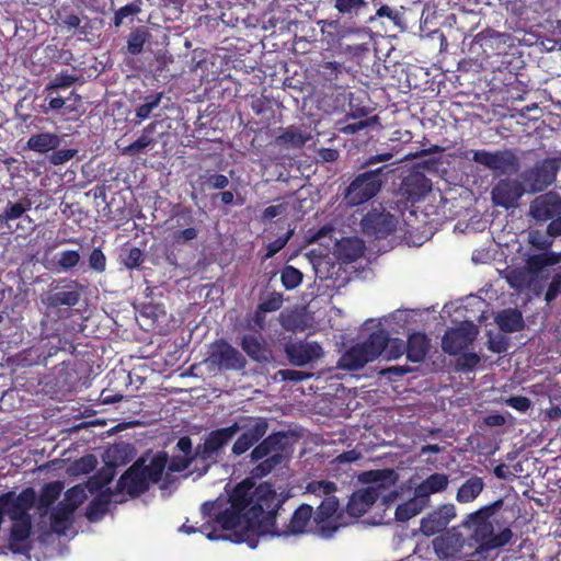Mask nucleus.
Listing matches in <instances>:
<instances>
[{
	"instance_id": "nucleus-1",
	"label": "nucleus",
	"mask_w": 561,
	"mask_h": 561,
	"mask_svg": "<svg viewBox=\"0 0 561 561\" xmlns=\"http://www.w3.org/2000/svg\"><path fill=\"white\" fill-rule=\"evenodd\" d=\"M502 505V500L484 505L469 513L459 525L436 537L433 540V548L437 557L454 558L466 547L473 549L474 554L479 556L505 547L513 538L512 529L504 527L495 534L491 522V517Z\"/></svg>"
},
{
	"instance_id": "nucleus-2",
	"label": "nucleus",
	"mask_w": 561,
	"mask_h": 561,
	"mask_svg": "<svg viewBox=\"0 0 561 561\" xmlns=\"http://www.w3.org/2000/svg\"><path fill=\"white\" fill-rule=\"evenodd\" d=\"M168 462V453L157 451L147 463L145 456L136 459L133 465L119 477L115 485V492L126 493L136 499L149 491L151 484L162 480Z\"/></svg>"
},
{
	"instance_id": "nucleus-3",
	"label": "nucleus",
	"mask_w": 561,
	"mask_h": 561,
	"mask_svg": "<svg viewBox=\"0 0 561 561\" xmlns=\"http://www.w3.org/2000/svg\"><path fill=\"white\" fill-rule=\"evenodd\" d=\"M283 500L277 496L273 486L265 482L254 488V500L244 513L247 526L259 534H270L276 528L278 510Z\"/></svg>"
},
{
	"instance_id": "nucleus-4",
	"label": "nucleus",
	"mask_w": 561,
	"mask_h": 561,
	"mask_svg": "<svg viewBox=\"0 0 561 561\" xmlns=\"http://www.w3.org/2000/svg\"><path fill=\"white\" fill-rule=\"evenodd\" d=\"M290 447V436L285 431H275L265 435L251 450L250 461L256 463L252 469L254 478L262 479L280 466Z\"/></svg>"
},
{
	"instance_id": "nucleus-5",
	"label": "nucleus",
	"mask_w": 561,
	"mask_h": 561,
	"mask_svg": "<svg viewBox=\"0 0 561 561\" xmlns=\"http://www.w3.org/2000/svg\"><path fill=\"white\" fill-rule=\"evenodd\" d=\"M80 285L77 280H70L64 287L55 286L41 296L45 307V314L54 320L65 319L70 316L72 307L77 306L81 298Z\"/></svg>"
},
{
	"instance_id": "nucleus-6",
	"label": "nucleus",
	"mask_w": 561,
	"mask_h": 561,
	"mask_svg": "<svg viewBox=\"0 0 561 561\" xmlns=\"http://www.w3.org/2000/svg\"><path fill=\"white\" fill-rule=\"evenodd\" d=\"M390 171L389 165L385 164L358 174L345 191L347 203L352 206H359L374 198L381 190L386 174Z\"/></svg>"
},
{
	"instance_id": "nucleus-7",
	"label": "nucleus",
	"mask_w": 561,
	"mask_h": 561,
	"mask_svg": "<svg viewBox=\"0 0 561 561\" xmlns=\"http://www.w3.org/2000/svg\"><path fill=\"white\" fill-rule=\"evenodd\" d=\"M237 434L238 427L236 424L207 433L204 442L195 447V456H198L201 461V474H206L210 467L218 461V457L225 447L230 444Z\"/></svg>"
},
{
	"instance_id": "nucleus-8",
	"label": "nucleus",
	"mask_w": 561,
	"mask_h": 561,
	"mask_svg": "<svg viewBox=\"0 0 561 561\" xmlns=\"http://www.w3.org/2000/svg\"><path fill=\"white\" fill-rule=\"evenodd\" d=\"M529 215L537 222H546L547 234L551 238L561 237V195L550 191L536 196L529 205Z\"/></svg>"
},
{
	"instance_id": "nucleus-9",
	"label": "nucleus",
	"mask_w": 561,
	"mask_h": 561,
	"mask_svg": "<svg viewBox=\"0 0 561 561\" xmlns=\"http://www.w3.org/2000/svg\"><path fill=\"white\" fill-rule=\"evenodd\" d=\"M232 424L238 427L239 436L231 447V455L240 457L244 455L267 434L270 423L266 417L241 415Z\"/></svg>"
},
{
	"instance_id": "nucleus-10",
	"label": "nucleus",
	"mask_w": 561,
	"mask_h": 561,
	"mask_svg": "<svg viewBox=\"0 0 561 561\" xmlns=\"http://www.w3.org/2000/svg\"><path fill=\"white\" fill-rule=\"evenodd\" d=\"M385 345V340L380 334L370 333L364 342L351 346L341 356L337 366L348 371L358 370L380 356Z\"/></svg>"
},
{
	"instance_id": "nucleus-11",
	"label": "nucleus",
	"mask_w": 561,
	"mask_h": 561,
	"mask_svg": "<svg viewBox=\"0 0 561 561\" xmlns=\"http://www.w3.org/2000/svg\"><path fill=\"white\" fill-rule=\"evenodd\" d=\"M168 222L171 225L172 240L176 244H186L198 237L199 229L191 206L174 205Z\"/></svg>"
},
{
	"instance_id": "nucleus-12",
	"label": "nucleus",
	"mask_w": 561,
	"mask_h": 561,
	"mask_svg": "<svg viewBox=\"0 0 561 561\" xmlns=\"http://www.w3.org/2000/svg\"><path fill=\"white\" fill-rule=\"evenodd\" d=\"M208 362L220 370H243L247 366L245 357L225 339L211 344Z\"/></svg>"
},
{
	"instance_id": "nucleus-13",
	"label": "nucleus",
	"mask_w": 561,
	"mask_h": 561,
	"mask_svg": "<svg viewBox=\"0 0 561 561\" xmlns=\"http://www.w3.org/2000/svg\"><path fill=\"white\" fill-rule=\"evenodd\" d=\"M560 170L557 159L546 158L524 174V182L531 192H542L550 186Z\"/></svg>"
},
{
	"instance_id": "nucleus-14",
	"label": "nucleus",
	"mask_w": 561,
	"mask_h": 561,
	"mask_svg": "<svg viewBox=\"0 0 561 561\" xmlns=\"http://www.w3.org/2000/svg\"><path fill=\"white\" fill-rule=\"evenodd\" d=\"M472 160L490 170L502 173H514L519 169V160L511 150L488 151L484 149L473 151Z\"/></svg>"
},
{
	"instance_id": "nucleus-15",
	"label": "nucleus",
	"mask_w": 561,
	"mask_h": 561,
	"mask_svg": "<svg viewBox=\"0 0 561 561\" xmlns=\"http://www.w3.org/2000/svg\"><path fill=\"white\" fill-rule=\"evenodd\" d=\"M34 500L35 492L31 488L23 490L18 495L14 492H7L0 495L2 511L5 512L12 522L31 518L28 511L32 508Z\"/></svg>"
},
{
	"instance_id": "nucleus-16",
	"label": "nucleus",
	"mask_w": 561,
	"mask_h": 561,
	"mask_svg": "<svg viewBox=\"0 0 561 561\" xmlns=\"http://www.w3.org/2000/svg\"><path fill=\"white\" fill-rule=\"evenodd\" d=\"M456 516L457 508L453 503L440 504L422 517L420 530L426 537L434 536L442 531L445 533L446 527Z\"/></svg>"
},
{
	"instance_id": "nucleus-17",
	"label": "nucleus",
	"mask_w": 561,
	"mask_h": 561,
	"mask_svg": "<svg viewBox=\"0 0 561 561\" xmlns=\"http://www.w3.org/2000/svg\"><path fill=\"white\" fill-rule=\"evenodd\" d=\"M360 227L364 234L385 239L394 232L397 220L393 215L373 209L363 216Z\"/></svg>"
},
{
	"instance_id": "nucleus-18",
	"label": "nucleus",
	"mask_w": 561,
	"mask_h": 561,
	"mask_svg": "<svg viewBox=\"0 0 561 561\" xmlns=\"http://www.w3.org/2000/svg\"><path fill=\"white\" fill-rule=\"evenodd\" d=\"M478 334L477 327L471 322H465L457 328L448 329L442 340L444 352L449 355H458L468 347Z\"/></svg>"
},
{
	"instance_id": "nucleus-19",
	"label": "nucleus",
	"mask_w": 561,
	"mask_h": 561,
	"mask_svg": "<svg viewBox=\"0 0 561 561\" xmlns=\"http://www.w3.org/2000/svg\"><path fill=\"white\" fill-rule=\"evenodd\" d=\"M524 194V187L517 180L503 179L492 188L494 205L506 209L514 207Z\"/></svg>"
},
{
	"instance_id": "nucleus-20",
	"label": "nucleus",
	"mask_w": 561,
	"mask_h": 561,
	"mask_svg": "<svg viewBox=\"0 0 561 561\" xmlns=\"http://www.w3.org/2000/svg\"><path fill=\"white\" fill-rule=\"evenodd\" d=\"M285 354L294 366H305L322 356V347L316 342L288 343L285 346Z\"/></svg>"
},
{
	"instance_id": "nucleus-21",
	"label": "nucleus",
	"mask_w": 561,
	"mask_h": 561,
	"mask_svg": "<svg viewBox=\"0 0 561 561\" xmlns=\"http://www.w3.org/2000/svg\"><path fill=\"white\" fill-rule=\"evenodd\" d=\"M313 508L311 505L301 504L291 515L288 524L284 523L282 527L276 523V528L272 530V536L287 537L289 535H299L305 533L312 517Z\"/></svg>"
},
{
	"instance_id": "nucleus-22",
	"label": "nucleus",
	"mask_w": 561,
	"mask_h": 561,
	"mask_svg": "<svg viewBox=\"0 0 561 561\" xmlns=\"http://www.w3.org/2000/svg\"><path fill=\"white\" fill-rule=\"evenodd\" d=\"M131 382L130 374L124 369L118 371H112L108 375V387L103 389L100 393V401L102 404H114L124 399V389L119 388L123 386L125 389Z\"/></svg>"
},
{
	"instance_id": "nucleus-23",
	"label": "nucleus",
	"mask_w": 561,
	"mask_h": 561,
	"mask_svg": "<svg viewBox=\"0 0 561 561\" xmlns=\"http://www.w3.org/2000/svg\"><path fill=\"white\" fill-rule=\"evenodd\" d=\"M432 190V182L421 172L409 174L402 180L400 191L412 203L419 202Z\"/></svg>"
},
{
	"instance_id": "nucleus-24",
	"label": "nucleus",
	"mask_w": 561,
	"mask_h": 561,
	"mask_svg": "<svg viewBox=\"0 0 561 561\" xmlns=\"http://www.w3.org/2000/svg\"><path fill=\"white\" fill-rule=\"evenodd\" d=\"M345 67L337 61H320L314 68V80L318 84L328 88L337 85L341 76L344 75Z\"/></svg>"
},
{
	"instance_id": "nucleus-25",
	"label": "nucleus",
	"mask_w": 561,
	"mask_h": 561,
	"mask_svg": "<svg viewBox=\"0 0 561 561\" xmlns=\"http://www.w3.org/2000/svg\"><path fill=\"white\" fill-rule=\"evenodd\" d=\"M506 283L511 288L516 291H524L527 289H534V291L538 295L539 291L535 288V279L531 277L527 268L524 266H508L504 271L503 275Z\"/></svg>"
},
{
	"instance_id": "nucleus-26",
	"label": "nucleus",
	"mask_w": 561,
	"mask_h": 561,
	"mask_svg": "<svg viewBox=\"0 0 561 561\" xmlns=\"http://www.w3.org/2000/svg\"><path fill=\"white\" fill-rule=\"evenodd\" d=\"M448 484V474L435 472L425 478L414 490L417 492V497H423L431 504V495L446 491Z\"/></svg>"
},
{
	"instance_id": "nucleus-27",
	"label": "nucleus",
	"mask_w": 561,
	"mask_h": 561,
	"mask_svg": "<svg viewBox=\"0 0 561 561\" xmlns=\"http://www.w3.org/2000/svg\"><path fill=\"white\" fill-rule=\"evenodd\" d=\"M215 507L214 502H205L202 505V511L204 514L213 515V510ZM215 520L221 526L224 530H232L241 525L242 519L244 520V513L232 508H226L225 511L218 512L215 514Z\"/></svg>"
},
{
	"instance_id": "nucleus-28",
	"label": "nucleus",
	"mask_w": 561,
	"mask_h": 561,
	"mask_svg": "<svg viewBox=\"0 0 561 561\" xmlns=\"http://www.w3.org/2000/svg\"><path fill=\"white\" fill-rule=\"evenodd\" d=\"M561 262V252H542L529 255L525 261V267L537 280L539 274L547 267L557 265Z\"/></svg>"
},
{
	"instance_id": "nucleus-29",
	"label": "nucleus",
	"mask_w": 561,
	"mask_h": 561,
	"mask_svg": "<svg viewBox=\"0 0 561 561\" xmlns=\"http://www.w3.org/2000/svg\"><path fill=\"white\" fill-rule=\"evenodd\" d=\"M117 494L114 489L106 488L94 496L88 504L85 517L91 523L100 522L108 512L112 495Z\"/></svg>"
},
{
	"instance_id": "nucleus-30",
	"label": "nucleus",
	"mask_w": 561,
	"mask_h": 561,
	"mask_svg": "<svg viewBox=\"0 0 561 561\" xmlns=\"http://www.w3.org/2000/svg\"><path fill=\"white\" fill-rule=\"evenodd\" d=\"M240 346L243 352L256 363H268L271 352L264 341L253 334H245L241 337Z\"/></svg>"
},
{
	"instance_id": "nucleus-31",
	"label": "nucleus",
	"mask_w": 561,
	"mask_h": 561,
	"mask_svg": "<svg viewBox=\"0 0 561 561\" xmlns=\"http://www.w3.org/2000/svg\"><path fill=\"white\" fill-rule=\"evenodd\" d=\"M253 500L254 489L253 484L249 481L238 483L229 496L230 506L241 513H245L249 510Z\"/></svg>"
},
{
	"instance_id": "nucleus-32",
	"label": "nucleus",
	"mask_w": 561,
	"mask_h": 561,
	"mask_svg": "<svg viewBox=\"0 0 561 561\" xmlns=\"http://www.w3.org/2000/svg\"><path fill=\"white\" fill-rule=\"evenodd\" d=\"M310 139V134L296 125L282 129L276 137V144L284 148H301Z\"/></svg>"
},
{
	"instance_id": "nucleus-33",
	"label": "nucleus",
	"mask_w": 561,
	"mask_h": 561,
	"mask_svg": "<svg viewBox=\"0 0 561 561\" xmlns=\"http://www.w3.org/2000/svg\"><path fill=\"white\" fill-rule=\"evenodd\" d=\"M494 320L500 330L505 333L520 331L525 324L522 312L516 308L501 310L497 312Z\"/></svg>"
},
{
	"instance_id": "nucleus-34",
	"label": "nucleus",
	"mask_w": 561,
	"mask_h": 561,
	"mask_svg": "<svg viewBox=\"0 0 561 561\" xmlns=\"http://www.w3.org/2000/svg\"><path fill=\"white\" fill-rule=\"evenodd\" d=\"M405 347L407 358L412 363H420L428 352L430 341L424 333L414 332L409 336Z\"/></svg>"
},
{
	"instance_id": "nucleus-35",
	"label": "nucleus",
	"mask_w": 561,
	"mask_h": 561,
	"mask_svg": "<svg viewBox=\"0 0 561 561\" xmlns=\"http://www.w3.org/2000/svg\"><path fill=\"white\" fill-rule=\"evenodd\" d=\"M428 506L430 503L423 497H417V492L414 490L413 497L397 506L394 513L396 519L399 522H407Z\"/></svg>"
},
{
	"instance_id": "nucleus-36",
	"label": "nucleus",
	"mask_w": 561,
	"mask_h": 561,
	"mask_svg": "<svg viewBox=\"0 0 561 561\" xmlns=\"http://www.w3.org/2000/svg\"><path fill=\"white\" fill-rule=\"evenodd\" d=\"M60 145V137L54 133H38L32 135L26 142V148L38 153H47Z\"/></svg>"
},
{
	"instance_id": "nucleus-37",
	"label": "nucleus",
	"mask_w": 561,
	"mask_h": 561,
	"mask_svg": "<svg viewBox=\"0 0 561 561\" xmlns=\"http://www.w3.org/2000/svg\"><path fill=\"white\" fill-rule=\"evenodd\" d=\"M483 489V479L472 476L458 488L456 501L460 504L471 503L482 493Z\"/></svg>"
},
{
	"instance_id": "nucleus-38",
	"label": "nucleus",
	"mask_w": 561,
	"mask_h": 561,
	"mask_svg": "<svg viewBox=\"0 0 561 561\" xmlns=\"http://www.w3.org/2000/svg\"><path fill=\"white\" fill-rule=\"evenodd\" d=\"M32 531V517L12 522L10 529L9 547L14 553L21 551V542L28 539Z\"/></svg>"
},
{
	"instance_id": "nucleus-39",
	"label": "nucleus",
	"mask_w": 561,
	"mask_h": 561,
	"mask_svg": "<svg viewBox=\"0 0 561 561\" xmlns=\"http://www.w3.org/2000/svg\"><path fill=\"white\" fill-rule=\"evenodd\" d=\"M69 347H73V345L60 334L54 333L47 336H44L39 340V357L44 359L57 355L59 351H65Z\"/></svg>"
},
{
	"instance_id": "nucleus-40",
	"label": "nucleus",
	"mask_w": 561,
	"mask_h": 561,
	"mask_svg": "<svg viewBox=\"0 0 561 561\" xmlns=\"http://www.w3.org/2000/svg\"><path fill=\"white\" fill-rule=\"evenodd\" d=\"M163 98V92H156L144 96L142 103L135 108V126L140 125L144 121L148 119L153 111L159 107Z\"/></svg>"
},
{
	"instance_id": "nucleus-41",
	"label": "nucleus",
	"mask_w": 561,
	"mask_h": 561,
	"mask_svg": "<svg viewBox=\"0 0 561 561\" xmlns=\"http://www.w3.org/2000/svg\"><path fill=\"white\" fill-rule=\"evenodd\" d=\"M75 506L60 504L50 514L51 528L56 534H65L71 523Z\"/></svg>"
},
{
	"instance_id": "nucleus-42",
	"label": "nucleus",
	"mask_w": 561,
	"mask_h": 561,
	"mask_svg": "<svg viewBox=\"0 0 561 561\" xmlns=\"http://www.w3.org/2000/svg\"><path fill=\"white\" fill-rule=\"evenodd\" d=\"M334 9L342 18L354 19L367 9V0H334Z\"/></svg>"
},
{
	"instance_id": "nucleus-43",
	"label": "nucleus",
	"mask_w": 561,
	"mask_h": 561,
	"mask_svg": "<svg viewBox=\"0 0 561 561\" xmlns=\"http://www.w3.org/2000/svg\"><path fill=\"white\" fill-rule=\"evenodd\" d=\"M374 333L380 334L385 340V346L382 348V354L389 360L397 359L402 356L404 353L407 354L405 342L401 339H390L388 334L382 331H375Z\"/></svg>"
},
{
	"instance_id": "nucleus-44",
	"label": "nucleus",
	"mask_w": 561,
	"mask_h": 561,
	"mask_svg": "<svg viewBox=\"0 0 561 561\" xmlns=\"http://www.w3.org/2000/svg\"><path fill=\"white\" fill-rule=\"evenodd\" d=\"M229 183V179L225 174L210 173L209 170H206L205 173L201 174L197 179L201 191H205L206 188L222 191Z\"/></svg>"
},
{
	"instance_id": "nucleus-45",
	"label": "nucleus",
	"mask_w": 561,
	"mask_h": 561,
	"mask_svg": "<svg viewBox=\"0 0 561 561\" xmlns=\"http://www.w3.org/2000/svg\"><path fill=\"white\" fill-rule=\"evenodd\" d=\"M195 462L194 471L198 472V476L201 474V461L198 460V456H195V454L192 457H185V456H172L171 458L168 456V462L165 466V469L168 472H182L190 468L192 463Z\"/></svg>"
},
{
	"instance_id": "nucleus-46",
	"label": "nucleus",
	"mask_w": 561,
	"mask_h": 561,
	"mask_svg": "<svg viewBox=\"0 0 561 561\" xmlns=\"http://www.w3.org/2000/svg\"><path fill=\"white\" fill-rule=\"evenodd\" d=\"M507 37L508 35L505 33L486 28L476 35L474 42L486 51L488 48L493 49L494 45H504Z\"/></svg>"
},
{
	"instance_id": "nucleus-47",
	"label": "nucleus",
	"mask_w": 561,
	"mask_h": 561,
	"mask_svg": "<svg viewBox=\"0 0 561 561\" xmlns=\"http://www.w3.org/2000/svg\"><path fill=\"white\" fill-rule=\"evenodd\" d=\"M78 81V76L70 73L68 70H62L55 76L53 80L45 87V92L48 96L53 95L60 89H68Z\"/></svg>"
},
{
	"instance_id": "nucleus-48",
	"label": "nucleus",
	"mask_w": 561,
	"mask_h": 561,
	"mask_svg": "<svg viewBox=\"0 0 561 561\" xmlns=\"http://www.w3.org/2000/svg\"><path fill=\"white\" fill-rule=\"evenodd\" d=\"M31 201L27 198L18 203L9 201L0 214V222H9L21 218L31 208Z\"/></svg>"
},
{
	"instance_id": "nucleus-49",
	"label": "nucleus",
	"mask_w": 561,
	"mask_h": 561,
	"mask_svg": "<svg viewBox=\"0 0 561 561\" xmlns=\"http://www.w3.org/2000/svg\"><path fill=\"white\" fill-rule=\"evenodd\" d=\"M321 31V39L328 45H335L339 43L340 36V23L336 20H321L318 22Z\"/></svg>"
},
{
	"instance_id": "nucleus-50",
	"label": "nucleus",
	"mask_w": 561,
	"mask_h": 561,
	"mask_svg": "<svg viewBox=\"0 0 561 561\" xmlns=\"http://www.w3.org/2000/svg\"><path fill=\"white\" fill-rule=\"evenodd\" d=\"M339 510V501L335 496H328L317 507L314 520L323 523L332 518Z\"/></svg>"
},
{
	"instance_id": "nucleus-51",
	"label": "nucleus",
	"mask_w": 561,
	"mask_h": 561,
	"mask_svg": "<svg viewBox=\"0 0 561 561\" xmlns=\"http://www.w3.org/2000/svg\"><path fill=\"white\" fill-rule=\"evenodd\" d=\"M149 36L146 27H137L133 30L127 38V50L131 55H138L142 51L144 45Z\"/></svg>"
},
{
	"instance_id": "nucleus-52",
	"label": "nucleus",
	"mask_w": 561,
	"mask_h": 561,
	"mask_svg": "<svg viewBox=\"0 0 561 561\" xmlns=\"http://www.w3.org/2000/svg\"><path fill=\"white\" fill-rule=\"evenodd\" d=\"M121 261L128 270L138 268L145 261V253L137 247L123 250Z\"/></svg>"
},
{
	"instance_id": "nucleus-53",
	"label": "nucleus",
	"mask_w": 561,
	"mask_h": 561,
	"mask_svg": "<svg viewBox=\"0 0 561 561\" xmlns=\"http://www.w3.org/2000/svg\"><path fill=\"white\" fill-rule=\"evenodd\" d=\"M62 491V483L59 481L49 482L44 485L39 494V503L43 506H50L56 502Z\"/></svg>"
},
{
	"instance_id": "nucleus-54",
	"label": "nucleus",
	"mask_w": 561,
	"mask_h": 561,
	"mask_svg": "<svg viewBox=\"0 0 561 561\" xmlns=\"http://www.w3.org/2000/svg\"><path fill=\"white\" fill-rule=\"evenodd\" d=\"M141 12V0L128 3L115 11L113 16V24L115 27H119L124 20L127 18H134Z\"/></svg>"
},
{
	"instance_id": "nucleus-55",
	"label": "nucleus",
	"mask_w": 561,
	"mask_h": 561,
	"mask_svg": "<svg viewBox=\"0 0 561 561\" xmlns=\"http://www.w3.org/2000/svg\"><path fill=\"white\" fill-rule=\"evenodd\" d=\"M302 278V273L291 265H286L280 272L282 284L288 290L298 287L301 284Z\"/></svg>"
},
{
	"instance_id": "nucleus-56",
	"label": "nucleus",
	"mask_w": 561,
	"mask_h": 561,
	"mask_svg": "<svg viewBox=\"0 0 561 561\" xmlns=\"http://www.w3.org/2000/svg\"><path fill=\"white\" fill-rule=\"evenodd\" d=\"M553 239L547 234V231L543 232L539 229L530 230L528 233V242L533 248L543 251L550 252L549 249L553 244Z\"/></svg>"
},
{
	"instance_id": "nucleus-57",
	"label": "nucleus",
	"mask_w": 561,
	"mask_h": 561,
	"mask_svg": "<svg viewBox=\"0 0 561 561\" xmlns=\"http://www.w3.org/2000/svg\"><path fill=\"white\" fill-rule=\"evenodd\" d=\"M364 245L358 240L347 239L341 243V254L347 262H354L362 256Z\"/></svg>"
},
{
	"instance_id": "nucleus-58",
	"label": "nucleus",
	"mask_w": 561,
	"mask_h": 561,
	"mask_svg": "<svg viewBox=\"0 0 561 561\" xmlns=\"http://www.w3.org/2000/svg\"><path fill=\"white\" fill-rule=\"evenodd\" d=\"M154 139L147 135H140L135 141L122 149V154L135 157L141 153L146 148L154 145Z\"/></svg>"
},
{
	"instance_id": "nucleus-59",
	"label": "nucleus",
	"mask_w": 561,
	"mask_h": 561,
	"mask_svg": "<svg viewBox=\"0 0 561 561\" xmlns=\"http://www.w3.org/2000/svg\"><path fill=\"white\" fill-rule=\"evenodd\" d=\"M44 53L45 56L53 62L68 65L72 59L71 51L59 48L56 44L46 45Z\"/></svg>"
},
{
	"instance_id": "nucleus-60",
	"label": "nucleus",
	"mask_w": 561,
	"mask_h": 561,
	"mask_svg": "<svg viewBox=\"0 0 561 561\" xmlns=\"http://www.w3.org/2000/svg\"><path fill=\"white\" fill-rule=\"evenodd\" d=\"M375 18H387L389 21L393 23V25L399 27H403L404 25L403 14L400 11L387 4H382L377 9L376 15L370 18V22L374 21Z\"/></svg>"
},
{
	"instance_id": "nucleus-61",
	"label": "nucleus",
	"mask_w": 561,
	"mask_h": 561,
	"mask_svg": "<svg viewBox=\"0 0 561 561\" xmlns=\"http://www.w3.org/2000/svg\"><path fill=\"white\" fill-rule=\"evenodd\" d=\"M293 234L294 229H288L284 234L268 242L265 247L266 253L264 254V259H271L274 255H276L282 249L286 247L288 241L291 239Z\"/></svg>"
},
{
	"instance_id": "nucleus-62",
	"label": "nucleus",
	"mask_w": 561,
	"mask_h": 561,
	"mask_svg": "<svg viewBox=\"0 0 561 561\" xmlns=\"http://www.w3.org/2000/svg\"><path fill=\"white\" fill-rule=\"evenodd\" d=\"M561 295V267L551 275L545 293V301L547 305L553 302Z\"/></svg>"
},
{
	"instance_id": "nucleus-63",
	"label": "nucleus",
	"mask_w": 561,
	"mask_h": 561,
	"mask_svg": "<svg viewBox=\"0 0 561 561\" xmlns=\"http://www.w3.org/2000/svg\"><path fill=\"white\" fill-rule=\"evenodd\" d=\"M80 262V254L77 250H65L59 253L57 265L61 271H70Z\"/></svg>"
},
{
	"instance_id": "nucleus-64",
	"label": "nucleus",
	"mask_w": 561,
	"mask_h": 561,
	"mask_svg": "<svg viewBox=\"0 0 561 561\" xmlns=\"http://www.w3.org/2000/svg\"><path fill=\"white\" fill-rule=\"evenodd\" d=\"M284 298L282 293L273 291L270 293L261 302L257 305L262 311L274 312L280 309Z\"/></svg>"
}]
</instances>
